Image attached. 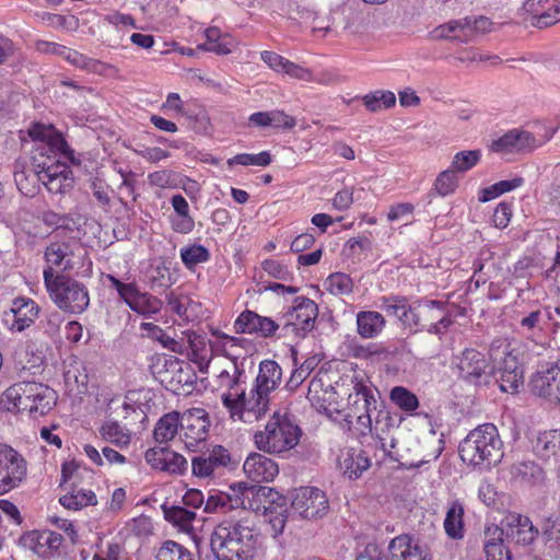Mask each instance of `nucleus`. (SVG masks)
Returning <instances> with one entry per match:
<instances>
[{"label": "nucleus", "mask_w": 560, "mask_h": 560, "mask_svg": "<svg viewBox=\"0 0 560 560\" xmlns=\"http://www.w3.org/2000/svg\"><path fill=\"white\" fill-rule=\"evenodd\" d=\"M343 429L352 431L359 439L373 438L385 455L393 457L397 428L395 417L386 409L378 390L369 380L354 376L348 393Z\"/></svg>", "instance_id": "obj_1"}, {"label": "nucleus", "mask_w": 560, "mask_h": 560, "mask_svg": "<svg viewBox=\"0 0 560 560\" xmlns=\"http://www.w3.org/2000/svg\"><path fill=\"white\" fill-rule=\"evenodd\" d=\"M210 546L218 560H253L259 547V534L246 517L218 524Z\"/></svg>", "instance_id": "obj_2"}, {"label": "nucleus", "mask_w": 560, "mask_h": 560, "mask_svg": "<svg viewBox=\"0 0 560 560\" xmlns=\"http://www.w3.org/2000/svg\"><path fill=\"white\" fill-rule=\"evenodd\" d=\"M458 452L462 460L472 467L489 468L499 464L504 453L498 428L485 423L471 430L460 442Z\"/></svg>", "instance_id": "obj_3"}, {"label": "nucleus", "mask_w": 560, "mask_h": 560, "mask_svg": "<svg viewBox=\"0 0 560 560\" xmlns=\"http://www.w3.org/2000/svg\"><path fill=\"white\" fill-rule=\"evenodd\" d=\"M302 430L287 412L275 411L264 430L253 435L257 450L265 454L283 456L298 446Z\"/></svg>", "instance_id": "obj_4"}, {"label": "nucleus", "mask_w": 560, "mask_h": 560, "mask_svg": "<svg viewBox=\"0 0 560 560\" xmlns=\"http://www.w3.org/2000/svg\"><path fill=\"white\" fill-rule=\"evenodd\" d=\"M245 363L225 362L215 373V388L221 393L223 406L230 412L233 420L252 423L250 415H247L248 395H246Z\"/></svg>", "instance_id": "obj_5"}, {"label": "nucleus", "mask_w": 560, "mask_h": 560, "mask_svg": "<svg viewBox=\"0 0 560 560\" xmlns=\"http://www.w3.org/2000/svg\"><path fill=\"white\" fill-rule=\"evenodd\" d=\"M8 410L26 412L37 419L49 413L58 400L57 393L49 386L37 382H20L4 392Z\"/></svg>", "instance_id": "obj_6"}, {"label": "nucleus", "mask_w": 560, "mask_h": 560, "mask_svg": "<svg viewBox=\"0 0 560 560\" xmlns=\"http://www.w3.org/2000/svg\"><path fill=\"white\" fill-rule=\"evenodd\" d=\"M281 376L282 370L276 361L264 360L260 362L254 387L245 404L252 422L260 420L269 410L270 394L280 384Z\"/></svg>", "instance_id": "obj_7"}, {"label": "nucleus", "mask_w": 560, "mask_h": 560, "mask_svg": "<svg viewBox=\"0 0 560 560\" xmlns=\"http://www.w3.org/2000/svg\"><path fill=\"white\" fill-rule=\"evenodd\" d=\"M49 148L42 145L36 155H33V165L39 173L42 184L51 194H65L73 187V176L70 166L62 162L65 152L47 154Z\"/></svg>", "instance_id": "obj_8"}, {"label": "nucleus", "mask_w": 560, "mask_h": 560, "mask_svg": "<svg viewBox=\"0 0 560 560\" xmlns=\"http://www.w3.org/2000/svg\"><path fill=\"white\" fill-rule=\"evenodd\" d=\"M46 278L45 287L51 301L62 311L80 314L86 310L90 296L86 287L68 277Z\"/></svg>", "instance_id": "obj_9"}, {"label": "nucleus", "mask_w": 560, "mask_h": 560, "mask_svg": "<svg viewBox=\"0 0 560 560\" xmlns=\"http://www.w3.org/2000/svg\"><path fill=\"white\" fill-rule=\"evenodd\" d=\"M105 280L109 287L117 291L119 299L135 313L147 318H152L161 312L163 307L162 300L149 292L141 291L135 281L124 282L110 273L105 275Z\"/></svg>", "instance_id": "obj_10"}, {"label": "nucleus", "mask_w": 560, "mask_h": 560, "mask_svg": "<svg viewBox=\"0 0 560 560\" xmlns=\"http://www.w3.org/2000/svg\"><path fill=\"white\" fill-rule=\"evenodd\" d=\"M82 247L73 240L50 242L44 253L46 266L43 270L44 282L51 278L65 277L62 272L72 270L81 257Z\"/></svg>", "instance_id": "obj_11"}, {"label": "nucleus", "mask_w": 560, "mask_h": 560, "mask_svg": "<svg viewBox=\"0 0 560 560\" xmlns=\"http://www.w3.org/2000/svg\"><path fill=\"white\" fill-rule=\"evenodd\" d=\"M292 513L304 520L324 517L329 510L326 493L317 487H300L290 494Z\"/></svg>", "instance_id": "obj_12"}, {"label": "nucleus", "mask_w": 560, "mask_h": 560, "mask_svg": "<svg viewBox=\"0 0 560 560\" xmlns=\"http://www.w3.org/2000/svg\"><path fill=\"white\" fill-rule=\"evenodd\" d=\"M324 375H316L308 385L307 399L314 408L318 411L326 413L329 418L337 420L338 417L342 418L341 428L345 424V412L341 401L339 400V394L331 386L330 383L325 382Z\"/></svg>", "instance_id": "obj_13"}, {"label": "nucleus", "mask_w": 560, "mask_h": 560, "mask_svg": "<svg viewBox=\"0 0 560 560\" xmlns=\"http://www.w3.org/2000/svg\"><path fill=\"white\" fill-rule=\"evenodd\" d=\"M452 366L459 378L469 384H480L490 373L486 354L475 348H466L452 359Z\"/></svg>", "instance_id": "obj_14"}, {"label": "nucleus", "mask_w": 560, "mask_h": 560, "mask_svg": "<svg viewBox=\"0 0 560 560\" xmlns=\"http://www.w3.org/2000/svg\"><path fill=\"white\" fill-rule=\"evenodd\" d=\"M27 475V463L12 446L0 443V494L19 487Z\"/></svg>", "instance_id": "obj_15"}, {"label": "nucleus", "mask_w": 560, "mask_h": 560, "mask_svg": "<svg viewBox=\"0 0 560 560\" xmlns=\"http://www.w3.org/2000/svg\"><path fill=\"white\" fill-rule=\"evenodd\" d=\"M317 315V304L308 298L299 296L294 300L291 310L284 315L283 328L287 334L304 337L314 328Z\"/></svg>", "instance_id": "obj_16"}, {"label": "nucleus", "mask_w": 560, "mask_h": 560, "mask_svg": "<svg viewBox=\"0 0 560 560\" xmlns=\"http://www.w3.org/2000/svg\"><path fill=\"white\" fill-rule=\"evenodd\" d=\"M247 492L248 487L244 482L232 485L226 492L213 491L206 500L203 510L206 513L228 514L238 511L240 514L250 515L252 513L245 510Z\"/></svg>", "instance_id": "obj_17"}, {"label": "nucleus", "mask_w": 560, "mask_h": 560, "mask_svg": "<svg viewBox=\"0 0 560 560\" xmlns=\"http://www.w3.org/2000/svg\"><path fill=\"white\" fill-rule=\"evenodd\" d=\"M530 386L536 395L560 401V362H540L530 378Z\"/></svg>", "instance_id": "obj_18"}, {"label": "nucleus", "mask_w": 560, "mask_h": 560, "mask_svg": "<svg viewBox=\"0 0 560 560\" xmlns=\"http://www.w3.org/2000/svg\"><path fill=\"white\" fill-rule=\"evenodd\" d=\"M145 463L154 470L183 476L188 470L187 459L170 447L154 446L144 452Z\"/></svg>", "instance_id": "obj_19"}, {"label": "nucleus", "mask_w": 560, "mask_h": 560, "mask_svg": "<svg viewBox=\"0 0 560 560\" xmlns=\"http://www.w3.org/2000/svg\"><path fill=\"white\" fill-rule=\"evenodd\" d=\"M210 421L202 408H191L180 416L182 438L187 448L194 450L207 439Z\"/></svg>", "instance_id": "obj_20"}, {"label": "nucleus", "mask_w": 560, "mask_h": 560, "mask_svg": "<svg viewBox=\"0 0 560 560\" xmlns=\"http://www.w3.org/2000/svg\"><path fill=\"white\" fill-rule=\"evenodd\" d=\"M416 302L420 328H427L431 334H441L451 325L452 319L443 302L427 299Z\"/></svg>", "instance_id": "obj_21"}, {"label": "nucleus", "mask_w": 560, "mask_h": 560, "mask_svg": "<svg viewBox=\"0 0 560 560\" xmlns=\"http://www.w3.org/2000/svg\"><path fill=\"white\" fill-rule=\"evenodd\" d=\"M522 15L525 23L544 28L560 21V7L556 0H525Z\"/></svg>", "instance_id": "obj_22"}, {"label": "nucleus", "mask_w": 560, "mask_h": 560, "mask_svg": "<svg viewBox=\"0 0 560 560\" xmlns=\"http://www.w3.org/2000/svg\"><path fill=\"white\" fill-rule=\"evenodd\" d=\"M62 536L51 530H30L20 537V546L40 558H51L58 553Z\"/></svg>", "instance_id": "obj_23"}, {"label": "nucleus", "mask_w": 560, "mask_h": 560, "mask_svg": "<svg viewBox=\"0 0 560 560\" xmlns=\"http://www.w3.org/2000/svg\"><path fill=\"white\" fill-rule=\"evenodd\" d=\"M38 313L39 307L32 299L16 298L5 313L4 322L11 331L21 332L34 324Z\"/></svg>", "instance_id": "obj_24"}, {"label": "nucleus", "mask_w": 560, "mask_h": 560, "mask_svg": "<svg viewBox=\"0 0 560 560\" xmlns=\"http://www.w3.org/2000/svg\"><path fill=\"white\" fill-rule=\"evenodd\" d=\"M211 336L209 347L214 357L222 355L226 359V362L245 363L246 358L242 355L241 351L249 346L248 340L229 336L218 329L212 330Z\"/></svg>", "instance_id": "obj_25"}, {"label": "nucleus", "mask_w": 560, "mask_h": 560, "mask_svg": "<svg viewBox=\"0 0 560 560\" xmlns=\"http://www.w3.org/2000/svg\"><path fill=\"white\" fill-rule=\"evenodd\" d=\"M243 471L253 482H271L279 474V466L265 454L252 452L244 460Z\"/></svg>", "instance_id": "obj_26"}, {"label": "nucleus", "mask_w": 560, "mask_h": 560, "mask_svg": "<svg viewBox=\"0 0 560 560\" xmlns=\"http://www.w3.org/2000/svg\"><path fill=\"white\" fill-rule=\"evenodd\" d=\"M371 466V460L359 448L347 447L340 451L337 458V467L340 472L350 480L359 479Z\"/></svg>", "instance_id": "obj_27"}, {"label": "nucleus", "mask_w": 560, "mask_h": 560, "mask_svg": "<svg viewBox=\"0 0 560 560\" xmlns=\"http://www.w3.org/2000/svg\"><path fill=\"white\" fill-rule=\"evenodd\" d=\"M152 397L153 393L149 388L129 390L125 395L120 405L122 409V418H130L133 421H143L151 408L150 402Z\"/></svg>", "instance_id": "obj_28"}, {"label": "nucleus", "mask_w": 560, "mask_h": 560, "mask_svg": "<svg viewBox=\"0 0 560 560\" xmlns=\"http://www.w3.org/2000/svg\"><path fill=\"white\" fill-rule=\"evenodd\" d=\"M28 136L37 141L32 155H36L42 145H47V154H59L65 152L66 143L60 135L51 126L34 124L28 129Z\"/></svg>", "instance_id": "obj_29"}, {"label": "nucleus", "mask_w": 560, "mask_h": 560, "mask_svg": "<svg viewBox=\"0 0 560 560\" xmlns=\"http://www.w3.org/2000/svg\"><path fill=\"white\" fill-rule=\"evenodd\" d=\"M510 475L513 481L526 487L541 485L546 477L544 469L530 459L515 462L510 468Z\"/></svg>", "instance_id": "obj_30"}, {"label": "nucleus", "mask_w": 560, "mask_h": 560, "mask_svg": "<svg viewBox=\"0 0 560 560\" xmlns=\"http://www.w3.org/2000/svg\"><path fill=\"white\" fill-rule=\"evenodd\" d=\"M229 462V452L222 446H218L208 456H196L192 458V474L198 478H208L213 475L217 468L228 465Z\"/></svg>", "instance_id": "obj_31"}, {"label": "nucleus", "mask_w": 560, "mask_h": 560, "mask_svg": "<svg viewBox=\"0 0 560 560\" xmlns=\"http://www.w3.org/2000/svg\"><path fill=\"white\" fill-rule=\"evenodd\" d=\"M506 527L508 535L522 545L532 544L538 534L532 521L527 516L517 513L508 515Z\"/></svg>", "instance_id": "obj_32"}, {"label": "nucleus", "mask_w": 560, "mask_h": 560, "mask_svg": "<svg viewBox=\"0 0 560 560\" xmlns=\"http://www.w3.org/2000/svg\"><path fill=\"white\" fill-rule=\"evenodd\" d=\"M528 139L530 137L527 136V131L513 129L493 140L490 144V150L500 154L529 151L526 144Z\"/></svg>", "instance_id": "obj_33"}, {"label": "nucleus", "mask_w": 560, "mask_h": 560, "mask_svg": "<svg viewBox=\"0 0 560 560\" xmlns=\"http://www.w3.org/2000/svg\"><path fill=\"white\" fill-rule=\"evenodd\" d=\"M485 553L487 560H511V552L503 544V529L497 525L485 530Z\"/></svg>", "instance_id": "obj_34"}, {"label": "nucleus", "mask_w": 560, "mask_h": 560, "mask_svg": "<svg viewBox=\"0 0 560 560\" xmlns=\"http://www.w3.org/2000/svg\"><path fill=\"white\" fill-rule=\"evenodd\" d=\"M63 59L68 61L71 66L83 71H86L89 73L106 75L110 72L116 71V68L114 66L97 59L90 58L71 48H68Z\"/></svg>", "instance_id": "obj_35"}, {"label": "nucleus", "mask_w": 560, "mask_h": 560, "mask_svg": "<svg viewBox=\"0 0 560 560\" xmlns=\"http://www.w3.org/2000/svg\"><path fill=\"white\" fill-rule=\"evenodd\" d=\"M498 383L504 393H515L523 385V371L515 357L508 355L505 358Z\"/></svg>", "instance_id": "obj_36"}, {"label": "nucleus", "mask_w": 560, "mask_h": 560, "mask_svg": "<svg viewBox=\"0 0 560 560\" xmlns=\"http://www.w3.org/2000/svg\"><path fill=\"white\" fill-rule=\"evenodd\" d=\"M206 42L199 47L218 55H228L237 45L230 34L222 33L218 27H209L205 31Z\"/></svg>", "instance_id": "obj_37"}, {"label": "nucleus", "mask_w": 560, "mask_h": 560, "mask_svg": "<svg viewBox=\"0 0 560 560\" xmlns=\"http://www.w3.org/2000/svg\"><path fill=\"white\" fill-rule=\"evenodd\" d=\"M433 34L435 38L451 39L459 43L472 40L469 20L466 18L440 25L434 30Z\"/></svg>", "instance_id": "obj_38"}, {"label": "nucleus", "mask_w": 560, "mask_h": 560, "mask_svg": "<svg viewBox=\"0 0 560 560\" xmlns=\"http://www.w3.org/2000/svg\"><path fill=\"white\" fill-rule=\"evenodd\" d=\"M390 560H424L423 550L409 536H397L389 544Z\"/></svg>", "instance_id": "obj_39"}, {"label": "nucleus", "mask_w": 560, "mask_h": 560, "mask_svg": "<svg viewBox=\"0 0 560 560\" xmlns=\"http://www.w3.org/2000/svg\"><path fill=\"white\" fill-rule=\"evenodd\" d=\"M384 316L374 311H362L357 314V331L365 339L377 337L385 327Z\"/></svg>", "instance_id": "obj_40"}, {"label": "nucleus", "mask_w": 560, "mask_h": 560, "mask_svg": "<svg viewBox=\"0 0 560 560\" xmlns=\"http://www.w3.org/2000/svg\"><path fill=\"white\" fill-rule=\"evenodd\" d=\"M163 513L165 520L172 524L177 530L194 535V523L197 518V514L192 511L186 510L183 506H163Z\"/></svg>", "instance_id": "obj_41"}, {"label": "nucleus", "mask_w": 560, "mask_h": 560, "mask_svg": "<svg viewBox=\"0 0 560 560\" xmlns=\"http://www.w3.org/2000/svg\"><path fill=\"white\" fill-rule=\"evenodd\" d=\"M464 505L455 500L447 504L444 518V529L452 539H460L464 536Z\"/></svg>", "instance_id": "obj_42"}, {"label": "nucleus", "mask_w": 560, "mask_h": 560, "mask_svg": "<svg viewBox=\"0 0 560 560\" xmlns=\"http://www.w3.org/2000/svg\"><path fill=\"white\" fill-rule=\"evenodd\" d=\"M534 450L544 459L560 458V429L539 433Z\"/></svg>", "instance_id": "obj_43"}, {"label": "nucleus", "mask_w": 560, "mask_h": 560, "mask_svg": "<svg viewBox=\"0 0 560 560\" xmlns=\"http://www.w3.org/2000/svg\"><path fill=\"white\" fill-rule=\"evenodd\" d=\"M180 427V415L177 411L164 415L155 424L153 436L154 440L162 444L172 441Z\"/></svg>", "instance_id": "obj_44"}, {"label": "nucleus", "mask_w": 560, "mask_h": 560, "mask_svg": "<svg viewBox=\"0 0 560 560\" xmlns=\"http://www.w3.org/2000/svg\"><path fill=\"white\" fill-rule=\"evenodd\" d=\"M283 74L289 75L292 79L304 81V82H316L319 84H330L335 80V75L329 72L314 73L311 69L304 68L301 65L288 61Z\"/></svg>", "instance_id": "obj_45"}, {"label": "nucleus", "mask_w": 560, "mask_h": 560, "mask_svg": "<svg viewBox=\"0 0 560 560\" xmlns=\"http://www.w3.org/2000/svg\"><path fill=\"white\" fill-rule=\"evenodd\" d=\"M59 502L65 509L78 511L90 505H95L97 499L92 490L78 488L62 495Z\"/></svg>", "instance_id": "obj_46"}, {"label": "nucleus", "mask_w": 560, "mask_h": 560, "mask_svg": "<svg viewBox=\"0 0 560 560\" xmlns=\"http://www.w3.org/2000/svg\"><path fill=\"white\" fill-rule=\"evenodd\" d=\"M101 434L105 441L119 448H126L131 442V432L117 421H107L101 428Z\"/></svg>", "instance_id": "obj_47"}, {"label": "nucleus", "mask_w": 560, "mask_h": 560, "mask_svg": "<svg viewBox=\"0 0 560 560\" xmlns=\"http://www.w3.org/2000/svg\"><path fill=\"white\" fill-rule=\"evenodd\" d=\"M44 359L42 354L28 350L27 347H21L15 352V368L22 373L37 374L42 371Z\"/></svg>", "instance_id": "obj_48"}, {"label": "nucleus", "mask_w": 560, "mask_h": 560, "mask_svg": "<svg viewBox=\"0 0 560 560\" xmlns=\"http://www.w3.org/2000/svg\"><path fill=\"white\" fill-rule=\"evenodd\" d=\"M14 180L19 190L25 196H34L39 187L38 184L42 183L33 163L30 170H15Z\"/></svg>", "instance_id": "obj_49"}, {"label": "nucleus", "mask_w": 560, "mask_h": 560, "mask_svg": "<svg viewBox=\"0 0 560 560\" xmlns=\"http://www.w3.org/2000/svg\"><path fill=\"white\" fill-rule=\"evenodd\" d=\"M153 560H195L192 553L174 540H165L155 550Z\"/></svg>", "instance_id": "obj_50"}, {"label": "nucleus", "mask_w": 560, "mask_h": 560, "mask_svg": "<svg viewBox=\"0 0 560 560\" xmlns=\"http://www.w3.org/2000/svg\"><path fill=\"white\" fill-rule=\"evenodd\" d=\"M368 110L380 112L393 107L396 104V95L392 91L377 90L362 97Z\"/></svg>", "instance_id": "obj_51"}, {"label": "nucleus", "mask_w": 560, "mask_h": 560, "mask_svg": "<svg viewBox=\"0 0 560 560\" xmlns=\"http://www.w3.org/2000/svg\"><path fill=\"white\" fill-rule=\"evenodd\" d=\"M179 255L183 264L189 270L194 269L199 264L207 262L210 259L209 250L199 244L180 248Z\"/></svg>", "instance_id": "obj_52"}, {"label": "nucleus", "mask_w": 560, "mask_h": 560, "mask_svg": "<svg viewBox=\"0 0 560 560\" xmlns=\"http://www.w3.org/2000/svg\"><path fill=\"white\" fill-rule=\"evenodd\" d=\"M390 400L401 410L413 412L419 407L418 397L402 386H395L389 393Z\"/></svg>", "instance_id": "obj_53"}, {"label": "nucleus", "mask_w": 560, "mask_h": 560, "mask_svg": "<svg viewBox=\"0 0 560 560\" xmlns=\"http://www.w3.org/2000/svg\"><path fill=\"white\" fill-rule=\"evenodd\" d=\"M458 184L459 175L450 166L438 175L434 189L439 196L446 197L456 191Z\"/></svg>", "instance_id": "obj_54"}, {"label": "nucleus", "mask_w": 560, "mask_h": 560, "mask_svg": "<svg viewBox=\"0 0 560 560\" xmlns=\"http://www.w3.org/2000/svg\"><path fill=\"white\" fill-rule=\"evenodd\" d=\"M526 131L527 136L530 137V139L526 141V144L528 150L532 151L549 141L555 135L556 128L547 126L545 122H535L532 129Z\"/></svg>", "instance_id": "obj_55"}, {"label": "nucleus", "mask_w": 560, "mask_h": 560, "mask_svg": "<svg viewBox=\"0 0 560 560\" xmlns=\"http://www.w3.org/2000/svg\"><path fill=\"white\" fill-rule=\"evenodd\" d=\"M214 355L211 348L202 340L194 341L191 343V361L197 364L199 371L203 374L209 372L210 363Z\"/></svg>", "instance_id": "obj_56"}, {"label": "nucleus", "mask_w": 560, "mask_h": 560, "mask_svg": "<svg viewBox=\"0 0 560 560\" xmlns=\"http://www.w3.org/2000/svg\"><path fill=\"white\" fill-rule=\"evenodd\" d=\"M481 159L480 150H465L457 152L451 163V167L459 173H465L476 166Z\"/></svg>", "instance_id": "obj_57"}, {"label": "nucleus", "mask_w": 560, "mask_h": 560, "mask_svg": "<svg viewBox=\"0 0 560 560\" xmlns=\"http://www.w3.org/2000/svg\"><path fill=\"white\" fill-rule=\"evenodd\" d=\"M229 166L243 165V166H267L271 163V155L268 151H262L257 154L240 153L226 161Z\"/></svg>", "instance_id": "obj_58"}, {"label": "nucleus", "mask_w": 560, "mask_h": 560, "mask_svg": "<svg viewBox=\"0 0 560 560\" xmlns=\"http://www.w3.org/2000/svg\"><path fill=\"white\" fill-rule=\"evenodd\" d=\"M326 289L335 295L349 294L352 291L353 283L351 278L342 272L330 275L325 281Z\"/></svg>", "instance_id": "obj_59"}, {"label": "nucleus", "mask_w": 560, "mask_h": 560, "mask_svg": "<svg viewBox=\"0 0 560 560\" xmlns=\"http://www.w3.org/2000/svg\"><path fill=\"white\" fill-rule=\"evenodd\" d=\"M259 317L257 313L245 310L243 311L234 322V329L237 334H255L257 332V326L259 324Z\"/></svg>", "instance_id": "obj_60"}, {"label": "nucleus", "mask_w": 560, "mask_h": 560, "mask_svg": "<svg viewBox=\"0 0 560 560\" xmlns=\"http://www.w3.org/2000/svg\"><path fill=\"white\" fill-rule=\"evenodd\" d=\"M319 360L317 357L307 358L298 369H295L288 382V387L291 389L296 388L310 375V373L317 366Z\"/></svg>", "instance_id": "obj_61"}, {"label": "nucleus", "mask_w": 560, "mask_h": 560, "mask_svg": "<svg viewBox=\"0 0 560 560\" xmlns=\"http://www.w3.org/2000/svg\"><path fill=\"white\" fill-rule=\"evenodd\" d=\"M266 518L271 527V535L273 537H278L282 534L284 526L287 524V513L285 510L281 509L280 512H276L271 506L266 508Z\"/></svg>", "instance_id": "obj_62"}, {"label": "nucleus", "mask_w": 560, "mask_h": 560, "mask_svg": "<svg viewBox=\"0 0 560 560\" xmlns=\"http://www.w3.org/2000/svg\"><path fill=\"white\" fill-rule=\"evenodd\" d=\"M170 224L172 230L179 234H189L196 226L191 214L171 215Z\"/></svg>", "instance_id": "obj_63"}, {"label": "nucleus", "mask_w": 560, "mask_h": 560, "mask_svg": "<svg viewBox=\"0 0 560 560\" xmlns=\"http://www.w3.org/2000/svg\"><path fill=\"white\" fill-rule=\"evenodd\" d=\"M512 218V205L505 201L500 202L492 215V222L498 229H505Z\"/></svg>", "instance_id": "obj_64"}]
</instances>
